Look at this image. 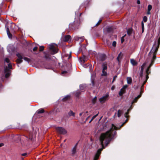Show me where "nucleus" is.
I'll return each mask as SVG.
<instances>
[{
	"label": "nucleus",
	"instance_id": "1",
	"mask_svg": "<svg viewBox=\"0 0 160 160\" xmlns=\"http://www.w3.org/2000/svg\"><path fill=\"white\" fill-rule=\"evenodd\" d=\"M118 129L117 127L114 124H112V127L109 130L105 133H102L100 136L99 140L102 148L98 149L95 154L93 160H98L102 150L109 144L110 141L114 138L116 132L115 130Z\"/></svg>",
	"mask_w": 160,
	"mask_h": 160
},
{
	"label": "nucleus",
	"instance_id": "2",
	"mask_svg": "<svg viewBox=\"0 0 160 160\" xmlns=\"http://www.w3.org/2000/svg\"><path fill=\"white\" fill-rule=\"evenodd\" d=\"M4 61L8 63V67H6L5 68L4 72L5 73V77L6 78H8L10 75L11 71L10 69L12 68V65L11 63H9L10 60L9 59L6 58H5Z\"/></svg>",
	"mask_w": 160,
	"mask_h": 160
},
{
	"label": "nucleus",
	"instance_id": "3",
	"mask_svg": "<svg viewBox=\"0 0 160 160\" xmlns=\"http://www.w3.org/2000/svg\"><path fill=\"white\" fill-rule=\"evenodd\" d=\"M80 20H75L73 22L71 23L69 25V28L70 30H74L78 29V27L80 25Z\"/></svg>",
	"mask_w": 160,
	"mask_h": 160
},
{
	"label": "nucleus",
	"instance_id": "4",
	"mask_svg": "<svg viewBox=\"0 0 160 160\" xmlns=\"http://www.w3.org/2000/svg\"><path fill=\"white\" fill-rule=\"evenodd\" d=\"M50 53L52 55H54L58 52L59 50L58 46L53 44H50L48 46Z\"/></svg>",
	"mask_w": 160,
	"mask_h": 160
},
{
	"label": "nucleus",
	"instance_id": "5",
	"mask_svg": "<svg viewBox=\"0 0 160 160\" xmlns=\"http://www.w3.org/2000/svg\"><path fill=\"white\" fill-rule=\"evenodd\" d=\"M56 130L57 132L60 134H65L67 132V131L64 128L61 127L56 128Z\"/></svg>",
	"mask_w": 160,
	"mask_h": 160
},
{
	"label": "nucleus",
	"instance_id": "6",
	"mask_svg": "<svg viewBox=\"0 0 160 160\" xmlns=\"http://www.w3.org/2000/svg\"><path fill=\"white\" fill-rule=\"evenodd\" d=\"M28 141H32L33 139V134L32 132H28L27 134L25 136Z\"/></svg>",
	"mask_w": 160,
	"mask_h": 160
},
{
	"label": "nucleus",
	"instance_id": "7",
	"mask_svg": "<svg viewBox=\"0 0 160 160\" xmlns=\"http://www.w3.org/2000/svg\"><path fill=\"white\" fill-rule=\"evenodd\" d=\"M160 45V37H159L158 40V42L157 43L156 42H155L154 45H153V46L152 47L151 50L150 51V52L149 53V54H150V53L151 52V51H152V49L154 48L156 49V50L158 49L159 47V45Z\"/></svg>",
	"mask_w": 160,
	"mask_h": 160
},
{
	"label": "nucleus",
	"instance_id": "8",
	"mask_svg": "<svg viewBox=\"0 0 160 160\" xmlns=\"http://www.w3.org/2000/svg\"><path fill=\"white\" fill-rule=\"evenodd\" d=\"M22 45V47L24 48H26L29 45V43L27 41L24 39H22V38L21 37V45Z\"/></svg>",
	"mask_w": 160,
	"mask_h": 160
},
{
	"label": "nucleus",
	"instance_id": "9",
	"mask_svg": "<svg viewBox=\"0 0 160 160\" xmlns=\"http://www.w3.org/2000/svg\"><path fill=\"white\" fill-rule=\"evenodd\" d=\"M108 97L109 95L108 94H106L105 96L99 99V101L100 103H104L105 101L108 99Z\"/></svg>",
	"mask_w": 160,
	"mask_h": 160
},
{
	"label": "nucleus",
	"instance_id": "10",
	"mask_svg": "<svg viewBox=\"0 0 160 160\" xmlns=\"http://www.w3.org/2000/svg\"><path fill=\"white\" fill-rule=\"evenodd\" d=\"M44 56V58L46 59H51V55L49 52H43Z\"/></svg>",
	"mask_w": 160,
	"mask_h": 160
},
{
	"label": "nucleus",
	"instance_id": "11",
	"mask_svg": "<svg viewBox=\"0 0 160 160\" xmlns=\"http://www.w3.org/2000/svg\"><path fill=\"white\" fill-rule=\"evenodd\" d=\"M78 144V143H76L75 146L71 150V154L72 156H74L77 152V148Z\"/></svg>",
	"mask_w": 160,
	"mask_h": 160
},
{
	"label": "nucleus",
	"instance_id": "12",
	"mask_svg": "<svg viewBox=\"0 0 160 160\" xmlns=\"http://www.w3.org/2000/svg\"><path fill=\"white\" fill-rule=\"evenodd\" d=\"M59 109L57 107L54 108L50 112V113L52 114H56L58 112H59Z\"/></svg>",
	"mask_w": 160,
	"mask_h": 160
},
{
	"label": "nucleus",
	"instance_id": "13",
	"mask_svg": "<svg viewBox=\"0 0 160 160\" xmlns=\"http://www.w3.org/2000/svg\"><path fill=\"white\" fill-rule=\"evenodd\" d=\"M22 59H24L26 61L28 62V63H29L31 61V59L29 58L25 57H23L21 55V63L22 62Z\"/></svg>",
	"mask_w": 160,
	"mask_h": 160
},
{
	"label": "nucleus",
	"instance_id": "14",
	"mask_svg": "<svg viewBox=\"0 0 160 160\" xmlns=\"http://www.w3.org/2000/svg\"><path fill=\"white\" fill-rule=\"evenodd\" d=\"M90 1L91 0H86L84 1L83 3H82L83 6L85 8L88 7L90 4Z\"/></svg>",
	"mask_w": 160,
	"mask_h": 160
},
{
	"label": "nucleus",
	"instance_id": "15",
	"mask_svg": "<svg viewBox=\"0 0 160 160\" xmlns=\"http://www.w3.org/2000/svg\"><path fill=\"white\" fill-rule=\"evenodd\" d=\"M106 55L104 54H101L99 55V58L102 61L105 60L106 59Z\"/></svg>",
	"mask_w": 160,
	"mask_h": 160
},
{
	"label": "nucleus",
	"instance_id": "16",
	"mask_svg": "<svg viewBox=\"0 0 160 160\" xmlns=\"http://www.w3.org/2000/svg\"><path fill=\"white\" fill-rule=\"evenodd\" d=\"M79 59L81 62L84 63L87 60V58L85 56L83 55L82 57L80 58Z\"/></svg>",
	"mask_w": 160,
	"mask_h": 160
},
{
	"label": "nucleus",
	"instance_id": "17",
	"mask_svg": "<svg viewBox=\"0 0 160 160\" xmlns=\"http://www.w3.org/2000/svg\"><path fill=\"white\" fill-rule=\"evenodd\" d=\"M71 98V96L69 95H68L63 98L62 99L63 102H66L69 100Z\"/></svg>",
	"mask_w": 160,
	"mask_h": 160
},
{
	"label": "nucleus",
	"instance_id": "18",
	"mask_svg": "<svg viewBox=\"0 0 160 160\" xmlns=\"http://www.w3.org/2000/svg\"><path fill=\"white\" fill-rule=\"evenodd\" d=\"M20 45L19 43L17 44V46H14V47L13 52H17V51H19Z\"/></svg>",
	"mask_w": 160,
	"mask_h": 160
},
{
	"label": "nucleus",
	"instance_id": "19",
	"mask_svg": "<svg viewBox=\"0 0 160 160\" xmlns=\"http://www.w3.org/2000/svg\"><path fill=\"white\" fill-rule=\"evenodd\" d=\"M158 49L156 50V49L155 48V50L153 52V57L152 58V60L154 61L156 58V55Z\"/></svg>",
	"mask_w": 160,
	"mask_h": 160
},
{
	"label": "nucleus",
	"instance_id": "20",
	"mask_svg": "<svg viewBox=\"0 0 160 160\" xmlns=\"http://www.w3.org/2000/svg\"><path fill=\"white\" fill-rule=\"evenodd\" d=\"M16 55L18 57V58L16 60V62L17 63V65L19 66V65L20 63V54L19 53H16Z\"/></svg>",
	"mask_w": 160,
	"mask_h": 160
},
{
	"label": "nucleus",
	"instance_id": "21",
	"mask_svg": "<svg viewBox=\"0 0 160 160\" xmlns=\"http://www.w3.org/2000/svg\"><path fill=\"white\" fill-rule=\"evenodd\" d=\"M71 38V36L69 35H66L64 38L63 40L65 42H68Z\"/></svg>",
	"mask_w": 160,
	"mask_h": 160
},
{
	"label": "nucleus",
	"instance_id": "22",
	"mask_svg": "<svg viewBox=\"0 0 160 160\" xmlns=\"http://www.w3.org/2000/svg\"><path fill=\"white\" fill-rule=\"evenodd\" d=\"M141 96V94H140L138 96L134 98V99L133 100V101L132 102V103H135L137 102V101L138 100V99L140 98V97Z\"/></svg>",
	"mask_w": 160,
	"mask_h": 160
},
{
	"label": "nucleus",
	"instance_id": "23",
	"mask_svg": "<svg viewBox=\"0 0 160 160\" xmlns=\"http://www.w3.org/2000/svg\"><path fill=\"white\" fill-rule=\"evenodd\" d=\"M123 55L122 54V53L121 52H120L118 55V57L117 58V59L118 61L119 62H120V59H121L122 58V57Z\"/></svg>",
	"mask_w": 160,
	"mask_h": 160
},
{
	"label": "nucleus",
	"instance_id": "24",
	"mask_svg": "<svg viewBox=\"0 0 160 160\" xmlns=\"http://www.w3.org/2000/svg\"><path fill=\"white\" fill-rule=\"evenodd\" d=\"M7 32L8 37L10 38H12V35L10 32L9 29L8 27H7Z\"/></svg>",
	"mask_w": 160,
	"mask_h": 160
},
{
	"label": "nucleus",
	"instance_id": "25",
	"mask_svg": "<svg viewBox=\"0 0 160 160\" xmlns=\"http://www.w3.org/2000/svg\"><path fill=\"white\" fill-rule=\"evenodd\" d=\"M125 92V90H124L123 88H121L119 93V95L120 96H122L124 93Z\"/></svg>",
	"mask_w": 160,
	"mask_h": 160
},
{
	"label": "nucleus",
	"instance_id": "26",
	"mask_svg": "<svg viewBox=\"0 0 160 160\" xmlns=\"http://www.w3.org/2000/svg\"><path fill=\"white\" fill-rule=\"evenodd\" d=\"M102 67L103 70H107V64L105 63H103L102 65Z\"/></svg>",
	"mask_w": 160,
	"mask_h": 160
},
{
	"label": "nucleus",
	"instance_id": "27",
	"mask_svg": "<svg viewBox=\"0 0 160 160\" xmlns=\"http://www.w3.org/2000/svg\"><path fill=\"white\" fill-rule=\"evenodd\" d=\"M45 112V110L41 108L38 110L36 112V113L37 114H40L43 113Z\"/></svg>",
	"mask_w": 160,
	"mask_h": 160
},
{
	"label": "nucleus",
	"instance_id": "28",
	"mask_svg": "<svg viewBox=\"0 0 160 160\" xmlns=\"http://www.w3.org/2000/svg\"><path fill=\"white\" fill-rule=\"evenodd\" d=\"M12 27H14V32H16L18 30H19V28H18V27L17 26L15 25L14 23H13L12 24Z\"/></svg>",
	"mask_w": 160,
	"mask_h": 160
},
{
	"label": "nucleus",
	"instance_id": "29",
	"mask_svg": "<svg viewBox=\"0 0 160 160\" xmlns=\"http://www.w3.org/2000/svg\"><path fill=\"white\" fill-rule=\"evenodd\" d=\"M127 83L128 84H131V83L132 82V78L131 77H127Z\"/></svg>",
	"mask_w": 160,
	"mask_h": 160
},
{
	"label": "nucleus",
	"instance_id": "30",
	"mask_svg": "<svg viewBox=\"0 0 160 160\" xmlns=\"http://www.w3.org/2000/svg\"><path fill=\"white\" fill-rule=\"evenodd\" d=\"M130 62L133 66H136L137 65V62L133 59H131Z\"/></svg>",
	"mask_w": 160,
	"mask_h": 160
},
{
	"label": "nucleus",
	"instance_id": "31",
	"mask_svg": "<svg viewBox=\"0 0 160 160\" xmlns=\"http://www.w3.org/2000/svg\"><path fill=\"white\" fill-rule=\"evenodd\" d=\"M131 109L130 108L128 109V110L127 112L125 113L124 114V117L127 118H128V117H129V116L128 115L129 114V111H130Z\"/></svg>",
	"mask_w": 160,
	"mask_h": 160
},
{
	"label": "nucleus",
	"instance_id": "32",
	"mask_svg": "<svg viewBox=\"0 0 160 160\" xmlns=\"http://www.w3.org/2000/svg\"><path fill=\"white\" fill-rule=\"evenodd\" d=\"M132 31L133 30L132 28L128 29L127 31V33L128 35L129 36H130L132 33Z\"/></svg>",
	"mask_w": 160,
	"mask_h": 160
},
{
	"label": "nucleus",
	"instance_id": "33",
	"mask_svg": "<svg viewBox=\"0 0 160 160\" xmlns=\"http://www.w3.org/2000/svg\"><path fill=\"white\" fill-rule=\"evenodd\" d=\"M123 113V111L122 110H119L118 111V116L120 117Z\"/></svg>",
	"mask_w": 160,
	"mask_h": 160
},
{
	"label": "nucleus",
	"instance_id": "34",
	"mask_svg": "<svg viewBox=\"0 0 160 160\" xmlns=\"http://www.w3.org/2000/svg\"><path fill=\"white\" fill-rule=\"evenodd\" d=\"M81 93V92L80 91H77L75 93V96L77 98H79Z\"/></svg>",
	"mask_w": 160,
	"mask_h": 160
},
{
	"label": "nucleus",
	"instance_id": "35",
	"mask_svg": "<svg viewBox=\"0 0 160 160\" xmlns=\"http://www.w3.org/2000/svg\"><path fill=\"white\" fill-rule=\"evenodd\" d=\"M68 114L69 116H73V117L75 116V113L73 112V111L72 110H70L68 113Z\"/></svg>",
	"mask_w": 160,
	"mask_h": 160
},
{
	"label": "nucleus",
	"instance_id": "36",
	"mask_svg": "<svg viewBox=\"0 0 160 160\" xmlns=\"http://www.w3.org/2000/svg\"><path fill=\"white\" fill-rule=\"evenodd\" d=\"M106 31L107 32L110 33L113 30L112 27H108L106 28Z\"/></svg>",
	"mask_w": 160,
	"mask_h": 160
},
{
	"label": "nucleus",
	"instance_id": "37",
	"mask_svg": "<svg viewBox=\"0 0 160 160\" xmlns=\"http://www.w3.org/2000/svg\"><path fill=\"white\" fill-rule=\"evenodd\" d=\"M150 68L148 67L146 71V74L149 75L151 73Z\"/></svg>",
	"mask_w": 160,
	"mask_h": 160
},
{
	"label": "nucleus",
	"instance_id": "38",
	"mask_svg": "<svg viewBox=\"0 0 160 160\" xmlns=\"http://www.w3.org/2000/svg\"><path fill=\"white\" fill-rule=\"evenodd\" d=\"M102 73L101 74L102 76H106L107 75V73L106 72L105 70H102Z\"/></svg>",
	"mask_w": 160,
	"mask_h": 160
},
{
	"label": "nucleus",
	"instance_id": "39",
	"mask_svg": "<svg viewBox=\"0 0 160 160\" xmlns=\"http://www.w3.org/2000/svg\"><path fill=\"white\" fill-rule=\"evenodd\" d=\"M145 65V63H144L141 66V68L140 72H143V71L144 66Z\"/></svg>",
	"mask_w": 160,
	"mask_h": 160
},
{
	"label": "nucleus",
	"instance_id": "40",
	"mask_svg": "<svg viewBox=\"0 0 160 160\" xmlns=\"http://www.w3.org/2000/svg\"><path fill=\"white\" fill-rule=\"evenodd\" d=\"M129 117H128V118H127V119L126 120V121H125V122H123L122 124L120 126L119 128L118 129H120V128L123 127V125H124V124L126 123L128 121V118H129Z\"/></svg>",
	"mask_w": 160,
	"mask_h": 160
},
{
	"label": "nucleus",
	"instance_id": "41",
	"mask_svg": "<svg viewBox=\"0 0 160 160\" xmlns=\"http://www.w3.org/2000/svg\"><path fill=\"white\" fill-rule=\"evenodd\" d=\"M95 77L92 78H91L92 84L93 86L95 85Z\"/></svg>",
	"mask_w": 160,
	"mask_h": 160
},
{
	"label": "nucleus",
	"instance_id": "42",
	"mask_svg": "<svg viewBox=\"0 0 160 160\" xmlns=\"http://www.w3.org/2000/svg\"><path fill=\"white\" fill-rule=\"evenodd\" d=\"M141 26L142 28V32L143 33L144 31V24L143 21L141 22Z\"/></svg>",
	"mask_w": 160,
	"mask_h": 160
},
{
	"label": "nucleus",
	"instance_id": "43",
	"mask_svg": "<svg viewBox=\"0 0 160 160\" xmlns=\"http://www.w3.org/2000/svg\"><path fill=\"white\" fill-rule=\"evenodd\" d=\"M97 100V97H95L94 98H93L92 100V102L93 104H94L96 102Z\"/></svg>",
	"mask_w": 160,
	"mask_h": 160
},
{
	"label": "nucleus",
	"instance_id": "44",
	"mask_svg": "<svg viewBox=\"0 0 160 160\" xmlns=\"http://www.w3.org/2000/svg\"><path fill=\"white\" fill-rule=\"evenodd\" d=\"M44 47L43 46H41L39 47V50L40 52L42 51L44 49Z\"/></svg>",
	"mask_w": 160,
	"mask_h": 160
},
{
	"label": "nucleus",
	"instance_id": "45",
	"mask_svg": "<svg viewBox=\"0 0 160 160\" xmlns=\"http://www.w3.org/2000/svg\"><path fill=\"white\" fill-rule=\"evenodd\" d=\"M154 61H153V60H151V62L150 64L148 66V67L150 68L151 67V66L153 65V64L154 63Z\"/></svg>",
	"mask_w": 160,
	"mask_h": 160
},
{
	"label": "nucleus",
	"instance_id": "46",
	"mask_svg": "<svg viewBox=\"0 0 160 160\" xmlns=\"http://www.w3.org/2000/svg\"><path fill=\"white\" fill-rule=\"evenodd\" d=\"M148 18L146 16H144L143 18V22H146L147 21Z\"/></svg>",
	"mask_w": 160,
	"mask_h": 160
},
{
	"label": "nucleus",
	"instance_id": "47",
	"mask_svg": "<svg viewBox=\"0 0 160 160\" xmlns=\"http://www.w3.org/2000/svg\"><path fill=\"white\" fill-rule=\"evenodd\" d=\"M152 8V6L151 5H149L148 7V10L151 11Z\"/></svg>",
	"mask_w": 160,
	"mask_h": 160
},
{
	"label": "nucleus",
	"instance_id": "48",
	"mask_svg": "<svg viewBox=\"0 0 160 160\" xmlns=\"http://www.w3.org/2000/svg\"><path fill=\"white\" fill-rule=\"evenodd\" d=\"M102 21V20L101 19L96 24L95 26H98L101 22Z\"/></svg>",
	"mask_w": 160,
	"mask_h": 160
},
{
	"label": "nucleus",
	"instance_id": "49",
	"mask_svg": "<svg viewBox=\"0 0 160 160\" xmlns=\"http://www.w3.org/2000/svg\"><path fill=\"white\" fill-rule=\"evenodd\" d=\"M143 88H144V86L143 87H142V85L141 87V88H140L141 92L140 93V94H141V95H142V93L143 92Z\"/></svg>",
	"mask_w": 160,
	"mask_h": 160
},
{
	"label": "nucleus",
	"instance_id": "50",
	"mask_svg": "<svg viewBox=\"0 0 160 160\" xmlns=\"http://www.w3.org/2000/svg\"><path fill=\"white\" fill-rule=\"evenodd\" d=\"M15 139H17L18 140L19 139H20V136H19V135H16L15 136Z\"/></svg>",
	"mask_w": 160,
	"mask_h": 160
},
{
	"label": "nucleus",
	"instance_id": "51",
	"mask_svg": "<svg viewBox=\"0 0 160 160\" xmlns=\"http://www.w3.org/2000/svg\"><path fill=\"white\" fill-rule=\"evenodd\" d=\"M98 113L93 116L91 119V121H92L98 115Z\"/></svg>",
	"mask_w": 160,
	"mask_h": 160
},
{
	"label": "nucleus",
	"instance_id": "52",
	"mask_svg": "<svg viewBox=\"0 0 160 160\" xmlns=\"http://www.w3.org/2000/svg\"><path fill=\"white\" fill-rule=\"evenodd\" d=\"M116 41H113L112 42V45L113 47H115L116 45Z\"/></svg>",
	"mask_w": 160,
	"mask_h": 160
},
{
	"label": "nucleus",
	"instance_id": "53",
	"mask_svg": "<svg viewBox=\"0 0 160 160\" xmlns=\"http://www.w3.org/2000/svg\"><path fill=\"white\" fill-rule=\"evenodd\" d=\"M38 47H34L33 48V49H32V50L34 52H35V51H36L37 49H38Z\"/></svg>",
	"mask_w": 160,
	"mask_h": 160
},
{
	"label": "nucleus",
	"instance_id": "54",
	"mask_svg": "<svg viewBox=\"0 0 160 160\" xmlns=\"http://www.w3.org/2000/svg\"><path fill=\"white\" fill-rule=\"evenodd\" d=\"M128 86L127 85H125L123 86L122 88H123L124 90H125V89L128 87Z\"/></svg>",
	"mask_w": 160,
	"mask_h": 160
},
{
	"label": "nucleus",
	"instance_id": "55",
	"mask_svg": "<svg viewBox=\"0 0 160 160\" xmlns=\"http://www.w3.org/2000/svg\"><path fill=\"white\" fill-rule=\"evenodd\" d=\"M117 77V75H116L113 77V80L112 81V82H113L114 81Z\"/></svg>",
	"mask_w": 160,
	"mask_h": 160
},
{
	"label": "nucleus",
	"instance_id": "56",
	"mask_svg": "<svg viewBox=\"0 0 160 160\" xmlns=\"http://www.w3.org/2000/svg\"><path fill=\"white\" fill-rule=\"evenodd\" d=\"M124 41V38L123 37H122L121 38V43H122Z\"/></svg>",
	"mask_w": 160,
	"mask_h": 160
},
{
	"label": "nucleus",
	"instance_id": "57",
	"mask_svg": "<svg viewBox=\"0 0 160 160\" xmlns=\"http://www.w3.org/2000/svg\"><path fill=\"white\" fill-rule=\"evenodd\" d=\"M106 42L107 45L109 46V45H110L111 43L109 42V41L108 40H107L106 41Z\"/></svg>",
	"mask_w": 160,
	"mask_h": 160
},
{
	"label": "nucleus",
	"instance_id": "58",
	"mask_svg": "<svg viewBox=\"0 0 160 160\" xmlns=\"http://www.w3.org/2000/svg\"><path fill=\"white\" fill-rule=\"evenodd\" d=\"M149 75L146 74V80L147 81L148 79L149 78Z\"/></svg>",
	"mask_w": 160,
	"mask_h": 160
},
{
	"label": "nucleus",
	"instance_id": "59",
	"mask_svg": "<svg viewBox=\"0 0 160 160\" xmlns=\"http://www.w3.org/2000/svg\"><path fill=\"white\" fill-rule=\"evenodd\" d=\"M147 81L145 80L143 83L142 84V87H143L144 86V85L146 83Z\"/></svg>",
	"mask_w": 160,
	"mask_h": 160
},
{
	"label": "nucleus",
	"instance_id": "60",
	"mask_svg": "<svg viewBox=\"0 0 160 160\" xmlns=\"http://www.w3.org/2000/svg\"><path fill=\"white\" fill-rule=\"evenodd\" d=\"M147 14L148 15H150L151 14V12L150 10H148V11L147 12Z\"/></svg>",
	"mask_w": 160,
	"mask_h": 160
},
{
	"label": "nucleus",
	"instance_id": "61",
	"mask_svg": "<svg viewBox=\"0 0 160 160\" xmlns=\"http://www.w3.org/2000/svg\"><path fill=\"white\" fill-rule=\"evenodd\" d=\"M68 72L67 71H64L62 72V74L67 73Z\"/></svg>",
	"mask_w": 160,
	"mask_h": 160
},
{
	"label": "nucleus",
	"instance_id": "62",
	"mask_svg": "<svg viewBox=\"0 0 160 160\" xmlns=\"http://www.w3.org/2000/svg\"><path fill=\"white\" fill-rule=\"evenodd\" d=\"M27 155V153H23V154H21L22 156H26Z\"/></svg>",
	"mask_w": 160,
	"mask_h": 160
},
{
	"label": "nucleus",
	"instance_id": "63",
	"mask_svg": "<svg viewBox=\"0 0 160 160\" xmlns=\"http://www.w3.org/2000/svg\"><path fill=\"white\" fill-rule=\"evenodd\" d=\"M143 72H140V77H142L143 76Z\"/></svg>",
	"mask_w": 160,
	"mask_h": 160
},
{
	"label": "nucleus",
	"instance_id": "64",
	"mask_svg": "<svg viewBox=\"0 0 160 160\" xmlns=\"http://www.w3.org/2000/svg\"><path fill=\"white\" fill-rule=\"evenodd\" d=\"M4 145V144L3 143H0V147L3 146Z\"/></svg>",
	"mask_w": 160,
	"mask_h": 160
}]
</instances>
